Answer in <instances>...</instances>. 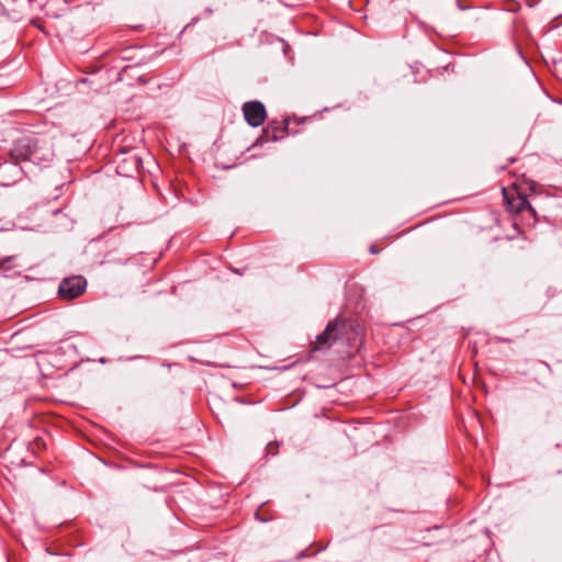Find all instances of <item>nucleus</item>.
<instances>
[{"label": "nucleus", "mask_w": 562, "mask_h": 562, "mask_svg": "<svg viewBox=\"0 0 562 562\" xmlns=\"http://www.w3.org/2000/svg\"><path fill=\"white\" fill-rule=\"evenodd\" d=\"M53 145L46 137L24 135L20 137L10 150V157L15 165L30 161L34 165L50 162L54 159Z\"/></svg>", "instance_id": "f257e3e1"}, {"label": "nucleus", "mask_w": 562, "mask_h": 562, "mask_svg": "<svg viewBox=\"0 0 562 562\" xmlns=\"http://www.w3.org/2000/svg\"><path fill=\"white\" fill-rule=\"evenodd\" d=\"M502 191L506 210L516 216L514 226H535L538 222L537 213L527 196L516 186L503 188Z\"/></svg>", "instance_id": "f03ea898"}, {"label": "nucleus", "mask_w": 562, "mask_h": 562, "mask_svg": "<svg viewBox=\"0 0 562 562\" xmlns=\"http://www.w3.org/2000/svg\"><path fill=\"white\" fill-rule=\"evenodd\" d=\"M352 329V325L347 321L335 319L326 326L325 330L316 336L315 341L311 344V351H323L330 348L335 342L349 339L347 331Z\"/></svg>", "instance_id": "7ed1b4c3"}, {"label": "nucleus", "mask_w": 562, "mask_h": 562, "mask_svg": "<svg viewBox=\"0 0 562 562\" xmlns=\"http://www.w3.org/2000/svg\"><path fill=\"white\" fill-rule=\"evenodd\" d=\"M86 286L87 281L82 277H71L63 280L58 293L61 299L74 300L86 291Z\"/></svg>", "instance_id": "20e7f679"}, {"label": "nucleus", "mask_w": 562, "mask_h": 562, "mask_svg": "<svg viewBox=\"0 0 562 562\" xmlns=\"http://www.w3.org/2000/svg\"><path fill=\"white\" fill-rule=\"evenodd\" d=\"M243 114L246 122L252 127L262 125L267 117L266 108L260 101L244 103Z\"/></svg>", "instance_id": "39448f33"}, {"label": "nucleus", "mask_w": 562, "mask_h": 562, "mask_svg": "<svg viewBox=\"0 0 562 562\" xmlns=\"http://www.w3.org/2000/svg\"><path fill=\"white\" fill-rule=\"evenodd\" d=\"M290 119H284L282 121L273 120L269 122L262 131L261 139L266 142H277L285 138L290 134Z\"/></svg>", "instance_id": "423d86ee"}, {"label": "nucleus", "mask_w": 562, "mask_h": 562, "mask_svg": "<svg viewBox=\"0 0 562 562\" xmlns=\"http://www.w3.org/2000/svg\"><path fill=\"white\" fill-rule=\"evenodd\" d=\"M12 260V257H5L3 259H0V269L4 267L8 262Z\"/></svg>", "instance_id": "0eeeda50"}, {"label": "nucleus", "mask_w": 562, "mask_h": 562, "mask_svg": "<svg viewBox=\"0 0 562 562\" xmlns=\"http://www.w3.org/2000/svg\"><path fill=\"white\" fill-rule=\"evenodd\" d=\"M370 252H371V254H378V252H379V250L376 249V247H375V246H371V248H370Z\"/></svg>", "instance_id": "6e6552de"}, {"label": "nucleus", "mask_w": 562, "mask_h": 562, "mask_svg": "<svg viewBox=\"0 0 562 562\" xmlns=\"http://www.w3.org/2000/svg\"><path fill=\"white\" fill-rule=\"evenodd\" d=\"M133 162H134L135 167L137 168L138 167V158L137 157H133Z\"/></svg>", "instance_id": "1a4fd4ad"}]
</instances>
